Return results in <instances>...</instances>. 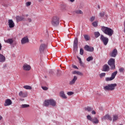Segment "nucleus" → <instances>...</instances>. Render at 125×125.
<instances>
[{
	"label": "nucleus",
	"instance_id": "obj_9",
	"mask_svg": "<svg viewBox=\"0 0 125 125\" xmlns=\"http://www.w3.org/2000/svg\"><path fill=\"white\" fill-rule=\"evenodd\" d=\"M4 42L7 43H9V44H12L14 43V44H17V42H14L13 39L10 38L7 40H4Z\"/></svg>",
	"mask_w": 125,
	"mask_h": 125
},
{
	"label": "nucleus",
	"instance_id": "obj_1",
	"mask_svg": "<svg viewBox=\"0 0 125 125\" xmlns=\"http://www.w3.org/2000/svg\"><path fill=\"white\" fill-rule=\"evenodd\" d=\"M101 30L102 31V32H103V33H104V34L109 36V37H111V36H113V34H114V30L108 27L104 26H102Z\"/></svg>",
	"mask_w": 125,
	"mask_h": 125
},
{
	"label": "nucleus",
	"instance_id": "obj_19",
	"mask_svg": "<svg viewBox=\"0 0 125 125\" xmlns=\"http://www.w3.org/2000/svg\"><path fill=\"white\" fill-rule=\"evenodd\" d=\"M0 62H5V57L3 55L0 54Z\"/></svg>",
	"mask_w": 125,
	"mask_h": 125
},
{
	"label": "nucleus",
	"instance_id": "obj_11",
	"mask_svg": "<svg viewBox=\"0 0 125 125\" xmlns=\"http://www.w3.org/2000/svg\"><path fill=\"white\" fill-rule=\"evenodd\" d=\"M29 38L28 37L26 36L23 37L21 40V44H25V43H28L29 42Z\"/></svg>",
	"mask_w": 125,
	"mask_h": 125
},
{
	"label": "nucleus",
	"instance_id": "obj_18",
	"mask_svg": "<svg viewBox=\"0 0 125 125\" xmlns=\"http://www.w3.org/2000/svg\"><path fill=\"white\" fill-rule=\"evenodd\" d=\"M16 19L17 21L20 22V21H22V20H24V18L21 16H17L16 17Z\"/></svg>",
	"mask_w": 125,
	"mask_h": 125
},
{
	"label": "nucleus",
	"instance_id": "obj_32",
	"mask_svg": "<svg viewBox=\"0 0 125 125\" xmlns=\"http://www.w3.org/2000/svg\"><path fill=\"white\" fill-rule=\"evenodd\" d=\"M28 107H30V105L29 104H21V108H28Z\"/></svg>",
	"mask_w": 125,
	"mask_h": 125
},
{
	"label": "nucleus",
	"instance_id": "obj_16",
	"mask_svg": "<svg viewBox=\"0 0 125 125\" xmlns=\"http://www.w3.org/2000/svg\"><path fill=\"white\" fill-rule=\"evenodd\" d=\"M102 121H104V120H108L109 121H112V117L111 116L109 115V114H106L105 116H104L102 118Z\"/></svg>",
	"mask_w": 125,
	"mask_h": 125
},
{
	"label": "nucleus",
	"instance_id": "obj_47",
	"mask_svg": "<svg viewBox=\"0 0 125 125\" xmlns=\"http://www.w3.org/2000/svg\"><path fill=\"white\" fill-rule=\"evenodd\" d=\"M27 21H28L29 23H31V22H32V19H31V18H28Z\"/></svg>",
	"mask_w": 125,
	"mask_h": 125
},
{
	"label": "nucleus",
	"instance_id": "obj_5",
	"mask_svg": "<svg viewBox=\"0 0 125 125\" xmlns=\"http://www.w3.org/2000/svg\"><path fill=\"white\" fill-rule=\"evenodd\" d=\"M51 24L53 27H57L59 25V18L54 17L52 19Z\"/></svg>",
	"mask_w": 125,
	"mask_h": 125
},
{
	"label": "nucleus",
	"instance_id": "obj_7",
	"mask_svg": "<svg viewBox=\"0 0 125 125\" xmlns=\"http://www.w3.org/2000/svg\"><path fill=\"white\" fill-rule=\"evenodd\" d=\"M84 48L86 51H88L89 52H93L94 51V48L90 47L88 45H85Z\"/></svg>",
	"mask_w": 125,
	"mask_h": 125
},
{
	"label": "nucleus",
	"instance_id": "obj_33",
	"mask_svg": "<svg viewBox=\"0 0 125 125\" xmlns=\"http://www.w3.org/2000/svg\"><path fill=\"white\" fill-rule=\"evenodd\" d=\"M93 60V57L92 56H90L86 59V61H88V62H89V61H92Z\"/></svg>",
	"mask_w": 125,
	"mask_h": 125
},
{
	"label": "nucleus",
	"instance_id": "obj_40",
	"mask_svg": "<svg viewBox=\"0 0 125 125\" xmlns=\"http://www.w3.org/2000/svg\"><path fill=\"white\" fill-rule=\"evenodd\" d=\"M80 54L81 55H83V48H80Z\"/></svg>",
	"mask_w": 125,
	"mask_h": 125
},
{
	"label": "nucleus",
	"instance_id": "obj_26",
	"mask_svg": "<svg viewBox=\"0 0 125 125\" xmlns=\"http://www.w3.org/2000/svg\"><path fill=\"white\" fill-rule=\"evenodd\" d=\"M23 88H25V89H27L28 90H32V86L26 85L23 86Z\"/></svg>",
	"mask_w": 125,
	"mask_h": 125
},
{
	"label": "nucleus",
	"instance_id": "obj_17",
	"mask_svg": "<svg viewBox=\"0 0 125 125\" xmlns=\"http://www.w3.org/2000/svg\"><path fill=\"white\" fill-rule=\"evenodd\" d=\"M45 47H46V45L45 44H41L39 49L40 52H43V50H44Z\"/></svg>",
	"mask_w": 125,
	"mask_h": 125
},
{
	"label": "nucleus",
	"instance_id": "obj_12",
	"mask_svg": "<svg viewBox=\"0 0 125 125\" xmlns=\"http://www.w3.org/2000/svg\"><path fill=\"white\" fill-rule=\"evenodd\" d=\"M11 104H12V101L10 99H7L5 101L4 106H5V107H6L7 106H10Z\"/></svg>",
	"mask_w": 125,
	"mask_h": 125
},
{
	"label": "nucleus",
	"instance_id": "obj_31",
	"mask_svg": "<svg viewBox=\"0 0 125 125\" xmlns=\"http://www.w3.org/2000/svg\"><path fill=\"white\" fill-rule=\"evenodd\" d=\"M118 116L117 115H113V122H116V121L118 120Z\"/></svg>",
	"mask_w": 125,
	"mask_h": 125
},
{
	"label": "nucleus",
	"instance_id": "obj_41",
	"mask_svg": "<svg viewBox=\"0 0 125 125\" xmlns=\"http://www.w3.org/2000/svg\"><path fill=\"white\" fill-rule=\"evenodd\" d=\"M106 76V73H102L100 74V78H103V77H105Z\"/></svg>",
	"mask_w": 125,
	"mask_h": 125
},
{
	"label": "nucleus",
	"instance_id": "obj_37",
	"mask_svg": "<svg viewBox=\"0 0 125 125\" xmlns=\"http://www.w3.org/2000/svg\"><path fill=\"white\" fill-rule=\"evenodd\" d=\"M75 13H76L77 14H83V11H82V10H76L75 11Z\"/></svg>",
	"mask_w": 125,
	"mask_h": 125
},
{
	"label": "nucleus",
	"instance_id": "obj_51",
	"mask_svg": "<svg viewBox=\"0 0 125 125\" xmlns=\"http://www.w3.org/2000/svg\"><path fill=\"white\" fill-rule=\"evenodd\" d=\"M64 92L63 91H62L60 92V94H64Z\"/></svg>",
	"mask_w": 125,
	"mask_h": 125
},
{
	"label": "nucleus",
	"instance_id": "obj_14",
	"mask_svg": "<svg viewBox=\"0 0 125 125\" xmlns=\"http://www.w3.org/2000/svg\"><path fill=\"white\" fill-rule=\"evenodd\" d=\"M22 69L24 70V71H30V70H31V66L27 64V63H25L23 65Z\"/></svg>",
	"mask_w": 125,
	"mask_h": 125
},
{
	"label": "nucleus",
	"instance_id": "obj_24",
	"mask_svg": "<svg viewBox=\"0 0 125 125\" xmlns=\"http://www.w3.org/2000/svg\"><path fill=\"white\" fill-rule=\"evenodd\" d=\"M117 74H118V71H117L113 72L111 74V77L114 80L115 78H116V76H117Z\"/></svg>",
	"mask_w": 125,
	"mask_h": 125
},
{
	"label": "nucleus",
	"instance_id": "obj_54",
	"mask_svg": "<svg viewBox=\"0 0 125 125\" xmlns=\"http://www.w3.org/2000/svg\"><path fill=\"white\" fill-rule=\"evenodd\" d=\"M70 1H71V2H74V1H75V0H70Z\"/></svg>",
	"mask_w": 125,
	"mask_h": 125
},
{
	"label": "nucleus",
	"instance_id": "obj_50",
	"mask_svg": "<svg viewBox=\"0 0 125 125\" xmlns=\"http://www.w3.org/2000/svg\"><path fill=\"white\" fill-rule=\"evenodd\" d=\"M73 68H74V69H79L78 67L76 65H73Z\"/></svg>",
	"mask_w": 125,
	"mask_h": 125
},
{
	"label": "nucleus",
	"instance_id": "obj_56",
	"mask_svg": "<svg viewBox=\"0 0 125 125\" xmlns=\"http://www.w3.org/2000/svg\"><path fill=\"white\" fill-rule=\"evenodd\" d=\"M25 16H26V17H28V16H29V14L25 15Z\"/></svg>",
	"mask_w": 125,
	"mask_h": 125
},
{
	"label": "nucleus",
	"instance_id": "obj_6",
	"mask_svg": "<svg viewBox=\"0 0 125 125\" xmlns=\"http://www.w3.org/2000/svg\"><path fill=\"white\" fill-rule=\"evenodd\" d=\"M100 40L103 42L104 45H107L109 42V39L107 37H104V35H101L100 37Z\"/></svg>",
	"mask_w": 125,
	"mask_h": 125
},
{
	"label": "nucleus",
	"instance_id": "obj_23",
	"mask_svg": "<svg viewBox=\"0 0 125 125\" xmlns=\"http://www.w3.org/2000/svg\"><path fill=\"white\" fill-rule=\"evenodd\" d=\"M85 111H87V112H91L92 110H93V108L90 106H87L84 108Z\"/></svg>",
	"mask_w": 125,
	"mask_h": 125
},
{
	"label": "nucleus",
	"instance_id": "obj_49",
	"mask_svg": "<svg viewBox=\"0 0 125 125\" xmlns=\"http://www.w3.org/2000/svg\"><path fill=\"white\" fill-rule=\"evenodd\" d=\"M92 115H95L96 114V112L95 110H92Z\"/></svg>",
	"mask_w": 125,
	"mask_h": 125
},
{
	"label": "nucleus",
	"instance_id": "obj_10",
	"mask_svg": "<svg viewBox=\"0 0 125 125\" xmlns=\"http://www.w3.org/2000/svg\"><path fill=\"white\" fill-rule=\"evenodd\" d=\"M110 57H116L118 55V50L117 49H114L109 54Z\"/></svg>",
	"mask_w": 125,
	"mask_h": 125
},
{
	"label": "nucleus",
	"instance_id": "obj_2",
	"mask_svg": "<svg viewBox=\"0 0 125 125\" xmlns=\"http://www.w3.org/2000/svg\"><path fill=\"white\" fill-rule=\"evenodd\" d=\"M49 105L52 107H55V106H56V101L52 99L45 100L43 103V106L48 107Z\"/></svg>",
	"mask_w": 125,
	"mask_h": 125
},
{
	"label": "nucleus",
	"instance_id": "obj_42",
	"mask_svg": "<svg viewBox=\"0 0 125 125\" xmlns=\"http://www.w3.org/2000/svg\"><path fill=\"white\" fill-rule=\"evenodd\" d=\"M95 20V17L93 16L90 19V22H93L94 20Z\"/></svg>",
	"mask_w": 125,
	"mask_h": 125
},
{
	"label": "nucleus",
	"instance_id": "obj_3",
	"mask_svg": "<svg viewBox=\"0 0 125 125\" xmlns=\"http://www.w3.org/2000/svg\"><path fill=\"white\" fill-rule=\"evenodd\" d=\"M108 65L110 66L111 70H115L116 69V64H115V59L110 58L108 62Z\"/></svg>",
	"mask_w": 125,
	"mask_h": 125
},
{
	"label": "nucleus",
	"instance_id": "obj_35",
	"mask_svg": "<svg viewBox=\"0 0 125 125\" xmlns=\"http://www.w3.org/2000/svg\"><path fill=\"white\" fill-rule=\"evenodd\" d=\"M113 80L114 79L111 77H107L105 78V81L106 82H110V81H113Z\"/></svg>",
	"mask_w": 125,
	"mask_h": 125
},
{
	"label": "nucleus",
	"instance_id": "obj_13",
	"mask_svg": "<svg viewBox=\"0 0 125 125\" xmlns=\"http://www.w3.org/2000/svg\"><path fill=\"white\" fill-rule=\"evenodd\" d=\"M110 70V67H109V65L108 64H105L103 65V72H109Z\"/></svg>",
	"mask_w": 125,
	"mask_h": 125
},
{
	"label": "nucleus",
	"instance_id": "obj_8",
	"mask_svg": "<svg viewBox=\"0 0 125 125\" xmlns=\"http://www.w3.org/2000/svg\"><path fill=\"white\" fill-rule=\"evenodd\" d=\"M73 50L78 51V38H75L73 43Z\"/></svg>",
	"mask_w": 125,
	"mask_h": 125
},
{
	"label": "nucleus",
	"instance_id": "obj_21",
	"mask_svg": "<svg viewBox=\"0 0 125 125\" xmlns=\"http://www.w3.org/2000/svg\"><path fill=\"white\" fill-rule=\"evenodd\" d=\"M77 80H78V77H77V76H74L73 79L70 82L69 84H74V83H76V81H77Z\"/></svg>",
	"mask_w": 125,
	"mask_h": 125
},
{
	"label": "nucleus",
	"instance_id": "obj_20",
	"mask_svg": "<svg viewBox=\"0 0 125 125\" xmlns=\"http://www.w3.org/2000/svg\"><path fill=\"white\" fill-rule=\"evenodd\" d=\"M72 74L73 75H78V76H83V74L80 71H74Z\"/></svg>",
	"mask_w": 125,
	"mask_h": 125
},
{
	"label": "nucleus",
	"instance_id": "obj_58",
	"mask_svg": "<svg viewBox=\"0 0 125 125\" xmlns=\"http://www.w3.org/2000/svg\"><path fill=\"white\" fill-rule=\"evenodd\" d=\"M68 95H71V94H69Z\"/></svg>",
	"mask_w": 125,
	"mask_h": 125
},
{
	"label": "nucleus",
	"instance_id": "obj_22",
	"mask_svg": "<svg viewBox=\"0 0 125 125\" xmlns=\"http://www.w3.org/2000/svg\"><path fill=\"white\" fill-rule=\"evenodd\" d=\"M92 123H93V124H98V123H99V121L98 120L97 118L94 117L92 120Z\"/></svg>",
	"mask_w": 125,
	"mask_h": 125
},
{
	"label": "nucleus",
	"instance_id": "obj_43",
	"mask_svg": "<svg viewBox=\"0 0 125 125\" xmlns=\"http://www.w3.org/2000/svg\"><path fill=\"white\" fill-rule=\"evenodd\" d=\"M41 87L43 89V90H47V89H48V88L46 86H42Z\"/></svg>",
	"mask_w": 125,
	"mask_h": 125
},
{
	"label": "nucleus",
	"instance_id": "obj_30",
	"mask_svg": "<svg viewBox=\"0 0 125 125\" xmlns=\"http://www.w3.org/2000/svg\"><path fill=\"white\" fill-rule=\"evenodd\" d=\"M92 26H93V27H95V28H96V27H97V26H98V21H94L92 22Z\"/></svg>",
	"mask_w": 125,
	"mask_h": 125
},
{
	"label": "nucleus",
	"instance_id": "obj_38",
	"mask_svg": "<svg viewBox=\"0 0 125 125\" xmlns=\"http://www.w3.org/2000/svg\"><path fill=\"white\" fill-rule=\"evenodd\" d=\"M124 71H125V68H124V67H121L119 69V71L120 73H124Z\"/></svg>",
	"mask_w": 125,
	"mask_h": 125
},
{
	"label": "nucleus",
	"instance_id": "obj_46",
	"mask_svg": "<svg viewBox=\"0 0 125 125\" xmlns=\"http://www.w3.org/2000/svg\"><path fill=\"white\" fill-rule=\"evenodd\" d=\"M49 73H50V74H54V70H50L49 71Z\"/></svg>",
	"mask_w": 125,
	"mask_h": 125
},
{
	"label": "nucleus",
	"instance_id": "obj_52",
	"mask_svg": "<svg viewBox=\"0 0 125 125\" xmlns=\"http://www.w3.org/2000/svg\"><path fill=\"white\" fill-rule=\"evenodd\" d=\"M2 47V46H1V43H0V51L1 50Z\"/></svg>",
	"mask_w": 125,
	"mask_h": 125
},
{
	"label": "nucleus",
	"instance_id": "obj_29",
	"mask_svg": "<svg viewBox=\"0 0 125 125\" xmlns=\"http://www.w3.org/2000/svg\"><path fill=\"white\" fill-rule=\"evenodd\" d=\"M20 97H21V100H24L22 98H24L25 97H27L26 94H20Z\"/></svg>",
	"mask_w": 125,
	"mask_h": 125
},
{
	"label": "nucleus",
	"instance_id": "obj_27",
	"mask_svg": "<svg viewBox=\"0 0 125 125\" xmlns=\"http://www.w3.org/2000/svg\"><path fill=\"white\" fill-rule=\"evenodd\" d=\"M77 58L78 59V60L79 61V62L81 66H82V67H83V62L82 61V59L78 56H77Z\"/></svg>",
	"mask_w": 125,
	"mask_h": 125
},
{
	"label": "nucleus",
	"instance_id": "obj_44",
	"mask_svg": "<svg viewBox=\"0 0 125 125\" xmlns=\"http://www.w3.org/2000/svg\"><path fill=\"white\" fill-rule=\"evenodd\" d=\"M30 5H31V2H27L26 6H30Z\"/></svg>",
	"mask_w": 125,
	"mask_h": 125
},
{
	"label": "nucleus",
	"instance_id": "obj_28",
	"mask_svg": "<svg viewBox=\"0 0 125 125\" xmlns=\"http://www.w3.org/2000/svg\"><path fill=\"white\" fill-rule=\"evenodd\" d=\"M84 39H85L86 41H89L90 37L88 35H83Z\"/></svg>",
	"mask_w": 125,
	"mask_h": 125
},
{
	"label": "nucleus",
	"instance_id": "obj_45",
	"mask_svg": "<svg viewBox=\"0 0 125 125\" xmlns=\"http://www.w3.org/2000/svg\"><path fill=\"white\" fill-rule=\"evenodd\" d=\"M61 72V71H60V70H57V75L58 76H60V72Z\"/></svg>",
	"mask_w": 125,
	"mask_h": 125
},
{
	"label": "nucleus",
	"instance_id": "obj_15",
	"mask_svg": "<svg viewBox=\"0 0 125 125\" xmlns=\"http://www.w3.org/2000/svg\"><path fill=\"white\" fill-rule=\"evenodd\" d=\"M8 23L9 28H14L15 24L12 20H9Z\"/></svg>",
	"mask_w": 125,
	"mask_h": 125
},
{
	"label": "nucleus",
	"instance_id": "obj_39",
	"mask_svg": "<svg viewBox=\"0 0 125 125\" xmlns=\"http://www.w3.org/2000/svg\"><path fill=\"white\" fill-rule=\"evenodd\" d=\"M87 120H88L89 121H90L91 122H92L93 118H91V116H90V115H88V116H87Z\"/></svg>",
	"mask_w": 125,
	"mask_h": 125
},
{
	"label": "nucleus",
	"instance_id": "obj_4",
	"mask_svg": "<svg viewBox=\"0 0 125 125\" xmlns=\"http://www.w3.org/2000/svg\"><path fill=\"white\" fill-rule=\"evenodd\" d=\"M117 86V83H113V84H109L106 86L104 87V90H114L115 89V87Z\"/></svg>",
	"mask_w": 125,
	"mask_h": 125
},
{
	"label": "nucleus",
	"instance_id": "obj_57",
	"mask_svg": "<svg viewBox=\"0 0 125 125\" xmlns=\"http://www.w3.org/2000/svg\"><path fill=\"white\" fill-rule=\"evenodd\" d=\"M42 0H39V1H42Z\"/></svg>",
	"mask_w": 125,
	"mask_h": 125
},
{
	"label": "nucleus",
	"instance_id": "obj_55",
	"mask_svg": "<svg viewBox=\"0 0 125 125\" xmlns=\"http://www.w3.org/2000/svg\"><path fill=\"white\" fill-rule=\"evenodd\" d=\"M1 119H2V117H1V116L0 115V121H1Z\"/></svg>",
	"mask_w": 125,
	"mask_h": 125
},
{
	"label": "nucleus",
	"instance_id": "obj_53",
	"mask_svg": "<svg viewBox=\"0 0 125 125\" xmlns=\"http://www.w3.org/2000/svg\"><path fill=\"white\" fill-rule=\"evenodd\" d=\"M19 94H23V92L21 91V92L19 93Z\"/></svg>",
	"mask_w": 125,
	"mask_h": 125
},
{
	"label": "nucleus",
	"instance_id": "obj_25",
	"mask_svg": "<svg viewBox=\"0 0 125 125\" xmlns=\"http://www.w3.org/2000/svg\"><path fill=\"white\" fill-rule=\"evenodd\" d=\"M94 35L95 38H96V39H97V38H99V37H100V33H99V32H98V31L95 32L94 33Z\"/></svg>",
	"mask_w": 125,
	"mask_h": 125
},
{
	"label": "nucleus",
	"instance_id": "obj_48",
	"mask_svg": "<svg viewBox=\"0 0 125 125\" xmlns=\"http://www.w3.org/2000/svg\"><path fill=\"white\" fill-rule=\"evenodd\" d=\"M67 94H74V92H72V91L68 92L67 93Z\"/></svg>",
	"mask_w": 125,
	"mask_h": 125
},
{
	"label": "nucleus",
	"instance_id": "obj_36",
	"mask_svg": "<svg viewBox=\"0 0 125 125\" xmlns=\"http://www.w3.org/2000/svg\"><path fill=\"white\" fill-rule=\"evenodd\" d=\"M60 97H62V98H63V99H67V96H66V95L65 94H61L60 95Z\"/></svg>",
	"mask_w": 125,
	"mask_h": 125
},
{
	"label": "nucleus",
	"instance_id": "obj_34",
	"mask_svg": "<svg viewBox=\"0 0 125 125\" xmlns=\"http://www.w3.org/2000/svg\"><path fill=\"white\" fill-rule=\"evenodd\" d=\"M99 15L100 17H104V15H105V12L104 11H102L99 13Z\"/></svg>",
	"mask_w": 125,
	"mask_h": 125
}]
</instances>
